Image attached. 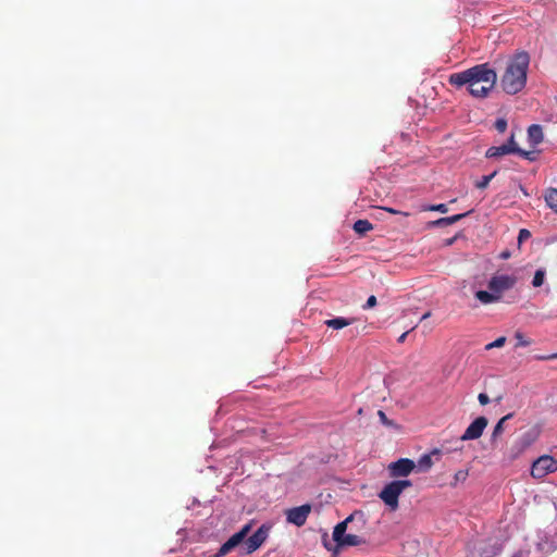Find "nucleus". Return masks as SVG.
Instances as JSON below:
<instances>
[{
	"label": "nucleus",
	"instance_id": "nucleus-1",
	"mask_svg": "<svg viewBox=\"0 0 557 557\" xmlns=\"http://www.w3.org/2000/svg\"><path fill=\"white\" fill-rule=\"evenodd\" d=\"M497 82L496 72L487 63L472 66L463 72L455 74V86H467L470 95L484 98L494 88Z\"/></svg>",
	"mask_w": 557,
	"mask_h": 557
},
{
	"label": "nucleus",
	"instance_id": "nucleus-2",
	"mask_svg": "<svg viewBox=\"0 0 557 557\" xmlns=\"http://www.w3.org/2000/svg\"><path fill=\"white\" fill-rule=\"evenodd\" d=\"M529 63L530 57L527 52H519L509 60L500 81L506 94L516 95L524 88Z\"/></svg>",
	"mask_w": 557,
	"mask_h": 557
},
{
	"label": "nucleus",
	"instance_id": "nucleus-3",
	"mask_svg": "<svg viewBox=\"0 0 557 557\" xmlns=\"http://www.w3.org/2000/svg\"><path fill=\"white\" fill-rule=\"evenodd\" d=\"M411 485L410 480H394L382 488L379 497L392 511H395L399 507L398 499L400 494Z\"/></svg>",
	"mask_w": 557,
	"mask_h": 557
},
{
	"label": "nucleus",
	"instance_id": "nucleus-4",
	"mask_svg": "<svg viewBox=\"0 0 557 557\" xmlns=\"http://www.w3.org/2000/svg\"><path fill=\"white\" fill-rule=\"evenodd\" d=\"M557 470V460L552 456L544 455L537 458L531 467V475L535 479H542L548 473Z\"/></svg>",
	"mask_w": 557,
	"mask_h": 557
},
{
	"label": "nucleus",
	"instance_id": "nucleus-5",
	"mask_svg": "<svg viewBox=\"0 0 557 557\" xmlns=\"http://www.w3.org/2000/svg\"><path fill=\"white\" fill-rule=\"evenodd\" d=\"M517 283V277L513 275L500 274L494 275L488 281V289L496 293L502 298V294L511 289Z\"/></svg>",
	"mask_w": 557,
	"mask_h": 557
},
{
	"label": "nucleus",
	"instance_id": "nucleus-6",
	"mask_svg": "<svg viewBox=\"0 0 557 557\" xmlns=\"http://www.w3.org/2000/svg\"><path fill=\"white\" fill-rule=\"evenodd\" d=\"M391 478H405L416 470V462L409 458H400L387 467Z\"/></svg>",
	"mask_w": 557,
	"mask_h": 557
},
{
	"label": "nucleus",
	"instance_id": "nucleus-7",
	"mask_svg": "<svg viewBox=\"0 0 557 557\" xmlns=\"http://www.w3.org/2000/svg\"><path fill=\"white\" fill-rule=\"evenodd\" d=\"M311 505L305 504L298 507L289 508L285 511L286 520L296 527H302L311 512Z\"/></svg>",
	"mask_w": 557,
	"mask_h": 557
},
{
	"label": "nucleus",
	"instance_id": "nucleus-8",
	"mask_svg": "<svg viewBox=\"0 0 557 557\" xmlns=\"http://www.w3.org/2000/svg\"><path fill=\"white\" fill-rule=\"evenodd\" d=\"M249 531L250 524L244 525L238 532L233 534L224 544H222L214 557L227 555L247 537Z\"/></svg>",
	"mask_w": 557,
	"mask_h": 557
},
{
	"label": "nucleus",
	"instance_id": "nucleus-9",
	"mask_svg": "<svg viewBox=\"0 0 557 557\" xmlns=\"http://www.w3.org/2000/svg\"><path fill=\"white\" fill-rule=\"evenodd\" d=\"M488 424L487 418L481 416L472 421V423L466 429L465 433L460 436L461 441L478 440L483 434V431Z\"/></svg>",
	"mask_w": 557,
	"mask_h": 557
},
{
	"label": "nucleus",
	"instance_id": "nucleus-10",
	"mask_svg": "<svg viewBox=\"0 0 557 557\" xmlns=\"http://www.w3.org/2000/svg\"><path fill=\"white\" fill-rule=\"evenodd\" d=\"M270 527L262 524L252 535L246 541V552L251 554L256 552L267 540Z\"/></svg>",
	"mask_w": 557,
	"mask_h": 557
},
{
	"label": "nucleus",
	"instance_id": "nucleus-11",
	"mask_svg": "<svg viewBox=\"0 0 557 557\" xmlns=\"http://www.w3.org/2000/svg\"><path fill=\"white\" fill-rule=\"evenodd\" d=\"M440 456L441 451L438 449H434L429 454L422 455L416 462L417 472H426L428 470H430L434 463L433 459L435 458L436 460H438Z\"/></svg>",
	"mask_w": 557,
	"mask_h": 557
},
{
	"label": "nucleus",
	"instance_id": "nucleus-12",
	"mask_svg": "<svg viewBox=\"0 0 557 557\" xmlns=\"http://www.w3.org/2000/svg\"><path fill=\"white\" fill-rule=\"evenodd\" d=\"M357 320L358 319L355 318V317L354 318L336 317V318H333V319L325 320L324 324L327 327H331L333 330H341V329H344V327H346L348 325H351Z\"/></svg>",
	"mask_w": 557,
	"mask_h": 557
},
{
	"label": "nucleus",
	"instance_id": "nucleus-13",
	"mask_svg": "<svg viewBox=\"0 0 557 557\" xmlns=\"http://www.w3.org/2000/svg\"><path fill=\"white\" fill-rule=\"evenodd\" d=\"M543 129L539 124H532L528 128V140L531 146H536L543 141Z\"/></svg>",
	"mask_w": 557,
	"mask_h": 557
},
{
	"label": "nucleus",
	"instance_id": "nucleus-14",
	"mask_svg": "<svg viewBox=\"0 0 557 557\" xmlns=\"http://www.w3.org/2000/svg\"><path fill=\"white\" fill-rule=\"evenodd\" d=\"M354 519V515L347 517L344 521L336 524L333 531V540L337 543V545L342 542V540L347 535L346 530L348 523Z\"/></svg>",
	"mask_w": 557,
	"mask_h": 557
},
{
	"label": "nucleus",
	"instance_id": "nucleus-15",
	"mask_svg": "<svg viewBox=\"0 0 557 557\" xmlns=\"http://www.w3.org/2000/svg\"><path fill=\"white\" fill-rule=\"evenodd\" d=\"M517 149L510 148L509 146H505L504 144L500 146H493L486 150V158H498L505 154L515 153Z\"/></svg>",
	"mask_w": 557,
	"mask_h": 557
},
{
	"label": "nucleus",
	"instance_id": "nucleus-16",
	"mask_svg": "<svg viewBox=\"0 0 557 557\" xmlns=\"http://www.w3.org/2000/svg\"><path fill=\"white\" fill-rule=\"evenodd\" d=\"M475 297L484 305L496 302L500 299L499 295L494 292L479 290Z\"/></svg>",
	"mask_w": 557,
	"mask_h": 557
},
{
	"label": "nucleus",
	"instance_id": "nucleus-17",
	"mask_svg": "<svg viewBox=\"0 0 557 557\" xmlns=\"http://www.w3.org/2000/svg\"><path fill=\"white\" fill-rule=\"evenodd\" d=\"M513 417V413H508L506 416H504L497 423L496 425L494 426V430L491 434V443H495L498 438V436L502 435V433L504 432V424L507 420L511 419Z\"/></svg>",
	"mask_w": 557,
	"mask_h": 557
},
{
	"label": "nucleus",
	"instance_id": "nucleus-18",
	"mask_svg": "<svg viewBox=\"0 0 557 557\" xmlns=\"http://www.w3.org/2000/svg\"><path fill=\"white\" fill-rule=\"evenodd\" d=\"M366 543V540L359 535L356 534H347L342 542L338 544V546H359Z\"/></svg>",
	"mask_w": 557,
	"mask_h": 557
},
{
	"label": "nucleus",
	"instance_id": "nucleus-19",
	"mask_svg": "<svg viewBox=\"0 0 557 557\" xmlns=\"http://www.w3.org/2000/svg\"><path fill=\"white\" fill-rule=\"evenodd\" d=\"M354 231L359 235H364L373 230V225L368 220H357L352 226Z\"/></svg>",
	"mask_w": 557,
	"mask_h": 557
},
{
	"label": "nucleus",
	"instance_id": "nucleus-20",
	"mask_svg": "<svg viewBox=\"0 0 557 557\" xmlns=\"http://www.w3.org/2000/svg\"><path fill=\"white\" fill-rule=\"evenodd\" d=\"M545 201L547 206L557 212V188H549L545 194Z\"/></svg>",
	"mask_w": 557,
	"mask_h": 557
},
{
	"label": "nucleus",
	"instance_id": "nucleus-21",
	"mask_svg": "<svg viewBox=\"0 0 557 557\" xmlns=\"http://www.w3.org/2000/svg\"><path fill=\"white\" fill-rule=\"evenodd\" d=\"M545 275H546V271L544 269L536 270L533 281H532V285L534 287L542 286L544 283V280H545Z\"/></svg>",
	"mask_w": 557,
	"mask_h": 557
},
{
	"label": "nucleus",
	"instance_id": "nucleus-22",
	"mask_svg": "<svg viewBox=\"0 0 557 557\" xmlns=\"http://www.w3.org/2000/svg\"><path fill=\"white\" fill-rule=\"evenodd\" d=\"M496 174H497V172L494 171L493 173H491L488 175L482 176L481 180L476 182L475 186L480 189L487 187V185L493 180V177H495Z\"/></svg>",
	"mask_w": 557,
	"mask_h": 557
},
{
	"label": "nucleus",
	"instance_id": "nucleus-23",
	"mask_svg": "<svg viewBox=\"0 0 557 557\" xmlns=\"http://www.w3.org/2000/svg\"><path fill=\"white\" fill-rule=\"evenodd\" d=\"M505 343H506V337L502 336V337L496 338L494 342L487 344L485 346V349L490 350L493 348H499V347H503L505 345Z\"/></svg>",
	"mask_w": 557,
	"mask_h": 557
},
{
	"label": "nucleus",
	"instance_id": "nucleus-24",
	"mask_svg": "<svg viewBox=\"0 0 557 557\" xmlns=\"http://www.w3.org/2000/svg\"><path fill=\"white\" fill-rule=\"evenodd\" d=\"M515 338L517 339V344H516L517 347H519V346L527 347L531 344V342L529 339L524 338V336L521 332H516Z\"/></svg>",
	"mask_w": 557,
	"mask_h": 557
},
{
	"label": "nucleus",
	"instance_id": "nucleus-25",
	"mask_svg": "<svg viewBox=\"0 0 557 557\" xmlns=\"http://www.w3.org/2000/svg\"><path fill=\"white\" fill-rule=\"evenodd\" d=\"M453 224V216L442 218L430 223L431 226H444Z\"/></svg>",
	"mask_w": 557,
	"mask_h": 557
},
{
	"label": "nucleus",
	"instance_id": "nucleus-26",
	"mask_svg": "<svg viewBox=\"0 0 557 557\" xmlns=\"http://www.w3.org/2000/svg\"><path fill=\"white\" fill-rule=\"evenodd\" d=\"M515 153H517V154H519V156H521L524 159L530 160V161L535 160L533 151H525V150L519 148V149H517V151H515Z\"/></svg>",
	"mask_w": 557,
	"mask_h": 557
},
{
	"label": "nucleus",
	"instance_id": "nucleus-27",
	"mask_svg": "<svg viewBox=\"0 0 557 557\" xmlns=\"http://www.w3.org/2000/svg\"><path fill=\"white\" fill-rule=\"evenodd\" d=\"M495 128L499 133H504L507 129V121L505 119H497L495 122Z\"/></svg>",
	"mask_w": 557,
	"mask_h": 557
},
{
	"label": "nucleus",
	"instance_id": "nucleus-28",
	"mask_svg": "<svg viewBox=\"0 0 557 557\" xmlns=\"http://www.w3.org/2000/svg\"><path fill=\"white\" fill-rule=\"evenodd\" d=\"M377 416H379V418H380V421H381L384 425H386V426H392V425H394L393 421H392V420H389V419L387 418V416L385 414V412H384V411L379 410V411H377Z\"/></svg>",
	"mask_w": 557,
	"mask_h": 557
},
{
	"label": "nucleus",
	"instance_id": "nucleus-29",
	"mask_svg": "<svg viewBox=\"0 0 557 557\" xmlns=\"http://www.w3.org/2000/svg\"><path fill=\"white\" fill-rule=\"evenodd\" d=\"M530 237H531L530 231H528L527 228H521L519 231V235H518V243L521 244L524 240L529 239Z\"/></svg>",
	"mask_w": 557,
	"mask_h": 557
},
{
	"label": "nucleus",
	"instance_id": "nucleus-30",
	"mask_svg": "<svg viewBox=\"0 0 557 557\" xmlns=\"http://www.w3.org/2000/svg\"><path fill=\"white\" fill-rule=\"evenodd\" d=\"M375 305H376V297L372 295L368 298L367 302L362 306V308L364 310H368V309L375 307Z\"/></svg>",
	"mask_w": 557,
	"mask_h": 557
},
{
	"label": "nucleus",
	"instance_id": "nucleus-31",
	"mask_svg": "<svg viewBox=\"0 0 557 557\" xmlns=\"http://www.w3.org/2000/svg\"><path fill=\"white\" fill-rule=\"evenodd\" d=\"M534 359L541 360V361L557 359V352L552 354V355H537L534 357Z\"/></svg>",
	"mask_w": 557,
	"mask_h": 557
},
{
	"label": "nucleus",
	"instance_id": "nucleus-32",
	"mask_svg": "<svg viewBox=\"0 0 557 557\" xmlns=\"http://www.w3.org/2000/svg\"><path fill=\"white\" fill-rule=\"evenodd\" d=\"M428 210H436L446 213L448 211V206L446 203H441L437 206H431L428 208Z\"/></svg>",
	"mask_w": 557,
	"mask_h": 557
},
{
	"label": "nucleus",
	"instance_id": "nucleus-33",
	"mask_svg": "<svg viewBox=\"0 0 557 557\" xmlns=\"http://www.w3.org/2000/svg\"><path fill=\"white\" fill-rule=\"evenodd\" d=\"M478 400L481 405L485 406L490 403V397L485 393H481L478 396Z\"/></svg>",
	"mask_w": 557,
	"mask_h": 557
},
{
	"label": "nucleus",
	"instance_id": "nucleus-34",
	"mask_svg": "<svg viewBox=\"0 0 557 557\" xmlns=\"http://www.w3.org/2000/svg\"><path fill=\"white\" fill-rule=\"evenodd\" d=\"M504 145L505 146H509L510 148L519 149V147L517 146V144L515 141V135L513 134H511V136L509 137L507 143H505Z\"/></svg>",
	"mask_w": 557,
	"mask_h": 557
},
{
	"label": "nucleus",
	"instance_id": "nucleus-35",
	"mask_svg": "<svg viewBox=\"0 0 557 557\" xmlns=\"http://www.w3.org/2000/svg\"><path fill=\"white\" fill-rule=\"evenodd\" d=\"M521 441L523 442V444H524V445H529V444H531V443H532L533 438H532V436H531V434H530V433H525V434L522 436Z\"/></svg>",
	"mask_w": 557,
	"mask_h": 557
},
{
	"label": "nucleus",
	"instance_id": "nucleus-36",
	"mask_svg": "<svg viewBox=\"0 0 557 557\" xmlns=\"http://www.w3.org/2000/svg\"><path fill=\"white\" fill-rule=\"evenodd\" d=\"M383 209L386 210L389 213H393V214H403V215H406V216L409 215V213H407V212H401V211L395 210L393 208H387L386 207V208H383Z\"/></svg>",
	"mask_w": 557,
	"mask_h": 557
},
{
	"label": "nucleus",
	"instance_id": "nucleus-37",
	"mask_svg": "<svg viewBox=\"0 0 557 557\" xmlns=\"http://www.w3.org/2000/svg\"><path fill=\"white\" fill-rule=\"evenodd\" d=\"M470 212L471 211H468L466 213L455 214V216H454L455 223L458 222L459 220H461L462 218H465L466 215H468Z\"/></svg>",
	"mask_w": 557,
	"mask_h": 557
},
{
	"label": "nucleus",
	"instance_id": "nucleus-38",
	"mask_svg": "<svg viewBox=\"0 0 557 557\" xmlns=\"http://www.w3.org/2000/svg\"><path fill=\"white\" fill-rule=\"evenodd\" d=\"M409 332H410V331H407V332L403 333V334L398 337L397 342H398L399 344H403V343L406 341V337L408 336Z\"/></svg>",
	"mask_w": 557,
	"mask_h": 557
},
{
	"label": "nucleus",
	"instance_id": "nucleus-39",
	"mask_svg": "<svg viewBox=\"0 0 557 557\" xmlns=\"http://www.w3.org/2000/svg\"><path fill=\"white\" fill-rule=\"evenodd\" d=\"M510 256H511V253H510V251H509V250H504V251L499 255L500 259H504V260H505V259L510 258Z\"/></svg>",
	"mask_w": 557,
	"mask_h": 557
},
{
	"label": "nucleus",
	"instance_id": "nucleus-40",
	"mask_svg": "<svg viewBox=\"0 0 557 557\" xmlns=\"http://www.w3.org/2000/svg\"><path fill=\"white\" fill-rule=\"evenodd\" d=\"M430 315H431V312H430V311H429V312H426V313H424V314L421 317V320H420V321L422 322V321L426 320Z\"/></svg>",
	"mask_w": 557,
	"mask_h": 557
},
{
	"label": "nucleus",
	"instance_id": "nucleus-41",
	"mask_svg": "<svg viewBox=\"0 0 557 557\" xmlns=\"http://www.w3.org/2000/svg\"><path fill=\"white\" fill-rule=\"evenodd\" d=\"M511 557H523L521 552L515 553Z\"/></svg>",
	"mask_w": 557,
	"mask_h": 557
},
{
	"label": "nucleus",
	"instance_id": "nucleus-42",
	"mask_svg": "<svg viewBox=\"0 0 557 557\" xmlns=\"http://www.w3.org/2000/svg\"><path fill=\"white\" fill-rule=\"evenodd\" d=\"M447 82H448L449 84H453V74H451V75H449V76L447 77Z\"/></svg>",
	"mask_w": 557,
	"mask_h": 557
},
{
	"label": "nucleus",
	"instance_id": "nucleus-43",
	"mask_svg": "<svg viewBox=\"0 0 557 557\" xmlns=\"http://www.w3.org/2000/svg\"><path fill=\"white\" fill-rule=\"evenodd\" d=\"M446 244H447V245H451V244H453V238H448V239H446Z\"/></svg>",
	"mask_w": 557,
	"mask_h": 557
},
{
	"label": "nucleus",
	"instance_id": "nucleus-44",
	"mask_svg": "<svg viewBox=\"0 0 557 557\" xmlns=\"http://www.w3.org/2000/svg\"><path fill=\"white\" fill-rule=\"evenodd\" d=\"M460 236H461L460 234H455V236H454L455 242H456V240H458V238H459Z\"/></svg>",
	"mask_w": 557,
	"mask_h": 557
},
{
	"label": "nucleus",
	"instance_id": "nucleus-45",
	"mask_svg": "<svg viewBox=\"0 0 557 557\" xmlns=\"http://www.w3.org/2000/svg\"><path fill=\"white\" fill-rule=\"evenodd\" d=\"M460 474H461V473H456V474H455V480H459V479H460Z\"/></svg>",
	"mask_w": 557,
	"mask_h": 557
}]
</instances>
